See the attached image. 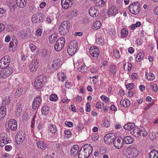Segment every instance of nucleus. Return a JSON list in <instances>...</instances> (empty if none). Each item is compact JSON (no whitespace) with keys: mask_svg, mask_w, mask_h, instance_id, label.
<instances>
[{"mask_svg":"<svg viewBox=\"0 0 158 158\" xmlns=\"http://www.w3.org/2000/svg\"><path fill=\"white\" fill-rule=\"evenodd\" d=\"M37 145L38 148L43 150L46 149L47 147L46 143L42 141H39L37 142Z\"/></svg>","mask_w":158,"mask_h":158,"instance_id":"nucleus-24","label":"nucleus"},{"mask_svg":"<svg viewBox=\"0 0 158 158\" xmlns=\"http://www.w3.org/2000/svg\"><path fill=\"white\" fill-rule=\"evenodd\" d=\"M106 4L105 2L103 0H98L96 2V6L98 7H101L104 6Z\"/></svg>","mask_w":158,"mask_h":158,"instance_id":"nucleus-41","label":"nucleus"},{"mask_svg":"<svg viewBox=\"0 0 158 158\" xmlns=\"http://www.w3.org/2000/svg\"><path fill=\"white\" fill-rule=\"evenodd\" d=\"M48 130L52 133H55L57 131V127L55 125L50 124L48 127Z\"/></svg>","mask_w":158,"mask_h":158,"instance_id":"nucleus-30","label":"nucleus"},{"mask_svg":"<svg viewBox=\"0 0 158 158\" xmlns=\"http://www.w3.org/2000/svg\"><path fill=\"white\" fill-rule=\"evenodd\" d=\"M93 141H96L98 139V135L96 133L94 134L91 136Z\"/></svg>","mask_w":158,"mask_h":158,"instance_id":"nucleus-55","label":"nucleus"},{"mask_svg":"<svg viewBox=\"0 0 158 158\" xmlns=\"http://www.w3.org/2000/svg\"><path fill=\"white\" fill-rule=\"evenodd\" d=\"M130 132L132 135L136 137H138L139 136V128H135H135L132 129Z\"/></svg>","mask_w":158,"mask_h":158,"instance_id":"nucleus-31","label":"nucleus"},{"mask_svg":"<svg viewBox=\"0 0 158 158\" xmlns=\"http://www.w3.org/2000/svg\"><path fill=\"white\" fill-rule=\"evenodd\" d=\"M115 137L114 134L113 133L107 134L104 137V142L107 144L113 143Z\"/></svg>","mask_w":158,"mask_h":158,"instance_id":"nucleus-9","label":"nucleus"},{"mask_svg":"<svg viewBox=\"0 0 158 158\" xmlns=\"http://www.w3.org/2000/svg\"><path fill=\"white\" fill-rule=\"evenodd\" d=\"M34 85L36 89H40L42 87L44 84L41 82L40 81H36V79L35 81Z\"/></svg>","mask_w":158,"mask_h":158,"instance_id":"nucleus-42","label":"nucleus"},{"mask_svg":"<svg viewBox=\"0 0 158 158\" xmlns=\"http://www.w3.org/2000/svg\"><path fill=\"white\" fill-rule=\"evenodd\" d=\"M11 99V98L9 96L6 97L4 99L5 104L8 105L9 104Z\"/></svg>","mask_w":158,"mask_h":158,"instance_id":"nucleus-48","label":"nucleus"},{"mask_svg":"<svg viewBox=\"0 0 158 158\" xmlns=\"http://www.w3.org/2000/svg\"><path fill=\"white\" fill-rule=\"evenodd\" d=\"M69 25V21H64L63 22L60 26L59 31L60 34L63 35L66 34L68 31Z\"/></svg>","mask_w":158,"mask_h":158,"instance_id":"nucleus-5","label":"nucleus"},{"mask_svg":"<svg viewBox=\"0 0 158 158\" xmlns=\"http://www.w3.org/2000/svg\"><path fill=\"white\" fill-rule=\"evenodd\" d=\"M79 147L77 145H74L71 150V154L73 156L76 155L79 151Z\"/></svg>","mask_w":158,"mask_h":158,"instance_id":"nucleus-23","label":"nucleus"},{"mask_svg":"<svg viewBox=\"0 0 158 158\" xmlns=\"http://www.w3.org/2000/svg\"><path fill=\"white\" fill-rule=\"evenodd\" d=\"M49 109V108L48 106L43 107L41 110L42 114L45 116H46L48 113Z\"/></svg>","mask_w":158,"mask_h":158,"instance_id":"nucleus-43","label":"nucleus"},{"mask_svg":"<svg viewBox=\"0 0 158 158\" xmlns=\"http://www.w3.org/2000/svg\"><path fill=\"white\" fill-rule=\"evenodd\" d=\"M151 88H152L153 91L155 92H156L158 90V87L157 85L156 84H151L150 85Z\"/></svg>","mask_w":158,"mask_h":158,"instance_id":"nucleus-52","label":"nucleus"},{"mask_svg":"<svg viewBox=\"0 0 158 158\" xmlns=\"http://www.w3.org/2000/svg\"><path fill=\"white\" fill-rule=\"evenodd\" d=\"M57 39V35L56 33L52 34L49 37V41L51 43H54Z\"/></svg>","mask_w":158,"mask_h":158,"instance_id":"nucleus-39","label":"nucleus"},{"mask_svg":"<svg viewBox=\"0 0 158 158\" xmlns=\"http://www.w3.org/2000/svg\"><path fill=\"white\" fill-rule=\"evenodd\" d=\"M135 125L134 123H128L124 125V128L126 130H130L131 132L132 129L135 128Z\"/></svg>","mask_w":158,"mask_h":158,"instance_id":"nucleus-25","label":"nucleus"},{"mask_svg":"<svg viewBox=\"0 0 158 158\" xmlns=\"http://www.w3.org/2000/svg\"><path fill=\"white\" fill-rule=\"evenodd\" d=\"M58 98L56 94H51L49 97V99L52 101H56Z\"/></svg>","mask_w":158,"mask_h":158,"instance_id":"nucleus-50","label":"nucleus"},{"mask_svg":"<svg viewBox=\"0 0 158 158\" xmlns=\"http://www.w3.org/2000/svg\"><path fill=\"white\" fill-rule=\"evenodd\" d=\"M100 98L102 100L104 101L105 103H107L110 101L109 98L106 96L102 95L101 96Z\"/></svg>","mask_w":158,"mask_h":158,"instance_id":"nucleus-51","label":"nucleus"},{"mask_svg":"<svg viewBox=\"0 0 158 158\" xmlns=\"http://www.w3.org/2000/svg\"><path fill=\"white\" fill-rule=\"evenodd\" d=\"M42 33L41 29L39 28L36 30V35L38 37H40L41 36Z\"/></svg>","mask_w":158,"mask_h":158,"instance_id":"nucleus-60","label":"nucleus"},{"mask_svg":"<svg viewBox=\"0 0 158 158\" xmlns=\"http://www.w3.org/2000/svg\"><path fill=\"white\" fill-rule=\"evenodd\" d=\"M41 97L40 96H37L33 101L32 106L34 109H36L40 106L41 102Z\"/></svg>","mask_w":158,"mask_h":158,"instance_id":"nucleus-13","label":"nucleus"},{"mask_svg":"<svg viewBox=\"0 0 158 158\" xmlns=\"http://www.w3.org/2000/svg\"><path fill=\"white\" fill-rule=\"evenodd\" d=\"M65 40L63 37L60 38L56 41L55 45L54 48L56 51H60L61 50L65 44Z\"/></svg>","mask_w":158,"mask_h":158,"instance_id":"nucleus-4","label":"nucleus"},{"mask_svg":"<svg viewBox=\"0 0 158 158\" xmlns=\"http://www.w3.org/2000/svg\"><path fill=\"white\" fill-rule=\"evenodd\" d=\"M62 63L61 60L60 59H57L53 61V63L52 64V69H56L57 67H59L61 65Z\"/></svg>","mask_w":158,"mask_h":158,"instance_id":"nucleus-19","label":"nucleus"},{"mask_svg":"<svg viewBox=\"0 0 158 158\" xmlns=\"http://www.w3.org/2000/svg\"><path fill=\"white\" fill-rule=\"evenodd\" d=\"M8 127L9 128L13 131H16L17 128V122L15 119H11L9 122Z\"/></svg>","mask_w":158,"mask_h":158,"instance_id":"nucleus-14","label":"nucleus"},{"mask_svg":"<svg viewBox=\"0 0 158 158\" xmlns=\"http://www.w3.org/2000/svg\"><path fill=\"white\" fill-rule=\"evenodd\" d=\"M25 139V137L20 133H18L15 138L16 143L18 144H21Z\"/></svg>","mask_w":158,"mask_h":158,"instance_id":"nucleus-17","label":"nucleus"},{"mask_svg":"<svg viewBox=\"0 0 158 158\" xmlns=\"http://www.w3.org/2000/svg\"><path fill=\"white\" fill-rule=\"evenodd\" d=\"M36 79L37 81H40L41 82L44 84L47 78L45 75L42 74L39 76Z\"/></svg>","mask_w":158,"mask_h":158,"instance_id":"nucleus-26","label":"nucleus"},{"mask_svg":"<svg viewBox=\"0 0 158 158\" xmlns=\"http://www.w3.org/2000/svg\"><path fill=\"white\" fill-rule=\"evenodd\" d=\"M118 13V10L116 7L115 6H111L108 8L107 11L108 15L114 16Z\"/></svg>","mask_w":158,"mask_h":158,"instance_id":"nucleus-15","label":"nucleus"},{"mask_svg":"<svg viewBox=\"0 0 158 158\" xmlns=\"http://www.w3.org/2000/svg\"><path fill=\"white\" fill-rule=\"evenodd\" d=\"M121 35L123 37H126L128 34L127 30L126 28H123L121 31Z\"/></svg>","mask_w":158,"mask_h":158,"instance_id":"nucleus-46","label":"nucleus"},{"mask_svg":"<svg viewBox=\"0 0 158 158\" xmlns=\"http://www.w3.org/2000/svg\"><path fill=\"white\" fill-rule=\"evenodd\" d=\"M132 66L131 63L129 62L125 63L123 66L124 69L127 71H130L132 69Z\"/></svg>","mask_w":158,"mask_h":158,"instance_id":"nucleus-34","label":"nucleus"},{"mask_svg":"<svg viewBox=\"0 0 158 158\" xmlns=\"http://www.w3.org/2000/svg\"><path fill=\"white\" fill-rule=\"evenodd\" d=\"M120 104L122 106L127 107L130 105V102L127 99H122L120 101Z\"/></svg>","mask_w":158,"mask_h":158,"instance_id":"nucleus-29","label":"nucleus"},{"mask_svg":"<svg viewBox=\"0 0 158 158\" xmlns=\"http://www.w3.org/2000/svg\"><path fill=\"white\" fill-rule=\"evenodd\" d=\"M61 5L62 7L64 9L67 10L71 6L69 5V3L67 2L64 0H61Z\"/></svg>","mask_w":158,"mask_h":158,"instance_id":"nucleus-32","label":"nucleus"},{"mask_svg":"<svg viewBox=\"0 0 158 158\" xmlns=\"http://www.w3.org/2000/svg\"><path fill=\"white\" fill-rule=\"evenodd\" d=\"M81 148H82L83 150H84L85 153L87 155L88 157L92 152L93 148L90 144H85Z\"/></svg>","mask_w":158,"mask_h":158,"instance_id":"nucleus-11","label":"nucleus"},{"mask_svg":"<svg viewBox=\"0 0 158 158\" xmlns=\"http://www.w3.org/2000/svg\"><path fill=\"white\" fill-rule=\"evenodd\" d=\"M58 79L63 81L65 78V75L63 73H60L58 74Z\"/></svg>","mask_w":158,"mask_h":158,"instance_id":"nucleus-44","label":"nucleus"},{"mask_svg":"<svg viewBox=\"0 0 158 158\" xmlns=\"http://www.w3.org/2000/svg\"><path fill=\"white\" fill-rule=\"evenodd\" d=\"M3 135L4 134L0 135V146L2 147H3L8 143H10L11 141L8 138L5 137Z\"/></svg>","mask_w":158,"mask_h":158,"instance_id":"nucleus-16","label":"nucleus"},{"mask_svg":"<svg viewBox=\"0 0 158 158\" xmlns=\"http://www.w3.org/2000/svg\"><path fill=\"white\" fill-rule=\"evenodd\" d=\"M35 117H36V115H34L33 118H32V120L31 121V127H33L34 126V124L35 123Z\"/></svg>","mask_w":158,"mask_h":158,"instance_id":"nucleus-63","label":"nucleus"},{"mask_svg":"<svg viewBox=\"0 0 158 158\" xmlns=\"http://www.w3.org/2000/svg\"><path fill=\"white\" fill-rule=\"evenodd\" d=\"M41 54L42 57L46 60H49L50 59V55L48 53V51L45 48H43L41 51Z\"/></svg>","mask_w":158,"mask_h":158,"instance_id":"nucleus-22","label":"nucleus"},{"mask_svg":"<svg viewBox=\"0 0 158 158\" xmlns=\"http://www.w3.org/2000/svg\"><path fill=\"white\" fill-rule=\"evenodd\" d=\"M31 20L35 23H39L42 21V18L40 15V13H35L32 17Z\"/></svg>","mask_w":158,"mask_h":158,"instance_id":"nucleus-12","label":"nucleus"},{"mask_svg":"<svg viewBox=\"0 0 158 158\" xmlns=\"http://www.w3.org/2000/svg\"><path fill=\"white\" fill-rule=\"evenodd\" d=\"M78 47V44L77 41H71L69 44L67 48V52L70 56H73L76 52Z\"/></svg>","mask_w":158,"mask_h":158,"instance_id":"nucleus-2","label":"nucleus"},{"mask_svg":"<svg viewBox=\"0 0 158 158\" xmlns=\"http://www.w3.org/2000/svg\"><path fill=\"white\" fill-rule=\"evenodd\" d=\"M113 143L115 148L118 149H120L123 147V142L122 138L117 137H115Z\"/></svg>","mask_w":158,"mask_h":158,"instance_id":"nucleus-8","label":"nucleus"},{"mask_svg":"<svg viewBox=\"0 0 158 158\" xmlns=\"http://www.w3.org/2000/svg\"><path fill=\"white\" fill-rule=\"evenodd\" d=\"M13 72L12 68L7 67V68L2 69L1 77L3 78L7 77L12 74Z\"/></svg>","mask_w":158,"mask_h":158,"instance_id":"nucleus-7","label":"nucleus"},{"mask_svg":"<svg viewBox=\"0 0 158 158\" xmlns=\"http://www.w3.org/2000/svg\"><path fill=\"white\" fill-rule=\"evenodd\" d=\"M103 126L106 127H108L110 125V121L108 119L105 120L103 123Z\"/></svg>","mask_w":158,"mask_h":158,"instance_id":"nucleus-53","label":"nucleus"},{"mask_svg":"<svg viewBox=\"0 0 158 158\" xmlns=\"http://www.w3.org/2000/svg\"><path fill=\"white\" fill-rule=\"evenodd\" d=\"M38 62L39 61L38 59L36 58H34L32 60L30 64L38 66Z\"/></svg>","mask_w":158,"mask_h":158,"instance_id":"nucleus-54","label":"nucleus"},{"mask_svg":"<svg viewBox=\"0 0 158 158\" xmlns=\"http://www.w3.org/2000/svg\"><path fill=\"white\" fill-rule=\"evenodd\" d=\"M86 155H87L85 153L84 150H83L82 148H81L78 153V158H87L88 157Z\"/></svg>","mask_w":158,"mask_h":158,"instance_id":"nucleus-33","label":"nucleus"},{"mask_svg":"<svg viewBox=\"0 0 158 158\" xmlns=\"http://www.w3.org/2000/svg\"><path fill=\"white\" fill-rule=\"evenodd\" d=\"M125 155L127 158H134L139 154L138 151L135 145H133L128 147L126 150Z\"/></svg>","mask_w":158,"mask_h":158,"instance_id":"nucleus-1","label":"nucleus"},{"mask_svg":"<svg viewBox=\"0 0 158 158\" xmlns=\"http://www.w3.org/2000/svg\"><path fill=\"white\" fill-rule=\"evenodd\" d=\"M89 14L90 15L93 17H95L98 15L97 9L94 7H91L89 10Z\"/></svg>","mask_w":158,"mask_h":158,"instance_id":"nucleus-18","label":"nucleus"},{"mask_svg":"<svg viewBox=\"0 0 158 158\" xmlns=\"http://www.w3.org/2000/svg\"><path fill=\"white\" fill-rule=\"evenodd\" d=\"M144 56V54L143 53L139 52L136 55L135 58L136 61L137 62L140 61L143 58Z\"/></svg>","mask_w":158,"mask_h":158,"instance_id":"nucleus-40","label":"nucleus"},{"mask_svg":"<svg viewBox=\"0 0 158 158\" xmlns=\"http://www.w3.org/2000/svg\"><path fill=\"white\" fill-rule=\"evenodd\" d=\"M114 54L113 55L116 58H119L120 57L119 52L116 50H114L113 51Z\"/></svg>","mask_w":158,"mask_h":158,"instance_id":"nucleus-56","label":"nucleus"},{"mask_svg":"<svg viewBox=\"0 0 158 158\" xmlns=\"http://www.w3.org/2000/svg\"><path fill=\"white\" fill-rule=\"evenodd\" d=\"M10 57L6 56L0 60V68L1 69L7 68L10 62Z\"/></svg>","mask_w":158,"mask_h":158,"instance_id":"nucleus-6","label":"nucleus"},{"mask_svg":"<svg viewBox=\"0 0 158 158\" xmlns=\"http://www.w3.org/2000/svg\"><path fill=\"white\" fill-rule=\"evenodd\" d=\"M130 11L132 14L137 15L140 10V6L138 2H135L130 5L129 7Z\"/></svg>","mask_w":158,"mask_h":158,"instance_id":"nucleus-3","label":"nucleus"},{"mask_svg":"<svg viewBox=\"0 0 158 158\" xmlns=\"http://www.w3.org/2000/svg\"><path fill=\"white\" fill-rule=\"evenodd\" d=\"M64 133L67 135V138H69L71 136L72 133L71 131L69 130H66L64 131Z\"/></svg>","mask_w":158,"mask_h":158,"instance_id":"nucleus-58","label":"nucleus"},{"mask_svg":"<svg viewBox=\"0 0 158 158\" xmlns=\"http://www.w3.org/2000/svg\"><path fill=\"white\" fill-rule=\"evenodd\" d=\"M139 136H145L147 135V132L144 128L140 127L139 128Z\"/></svg>","mask_w":158,"mask_h":158,"instance_id":"nucleus-35","label":"nucleus"},{"mask_svg":"<svg viewBox=\"0 0 158 158\" xmlns=\"http://www.w3.org/2000/svg\"><path fill=\"white\" fill-rule=\"evenodd\" d=\"M23 91V89L22 88L19 87L16 89L15 94L16 96L19 97L22 94Z\"/></svg>","mask_w":158,"mask_h":158,"instance_id":"nucleus-45","label":"nucleus"},{"mask_svg":"<svg viewBox=\"0 0 158 158\" xmlns=\"http://www.w3.org/2000/svg\"><path fill=\"white\" fill-rule=\"evenodd\" d=\"M87 67L84 64H82L80 65L77 69L79 71L84 72L86 69Z\"/></svg>","mask_w":158,"mask_h":158,"instance_id":"nucleus-49","label":"nucleus"},{"mask_svg":"<svg viewBox=\"0 0 158 158\" xmlns=\"http://www.w3.org/2000/svg\"><path fill=\"white\" fill-rule=\"evenodd\" d=\"M38 68V66H35L34 65L30 64L29 66V68L31 71L32 73L35 72Z\"/></svg>","mask_w":158,"mask_h":158,"instance_id":"nucleus-47","label":"nucleus"},{"mask_svg":"<svg viewBox=\"0 0 158 158\" xmlns=\"http://www.w3.org/2000/svg\"><path fill=\"white\" fill-rule=\"evenodd\" d=\"M134 85L133 83H131L127 85L126 86L127 88L129 90H131L134 88Z\"/></svg>","mask_w":158,"mask_h":158,"instance_id":"nucleus-57","label":"nucleus"},{"mask_svg":"<svg viewBox=\"0 0 158 158\" xmlns=\"http://www.w3.org/2000/svg\"><path fill=\"white\" fill-rule=\"evenodd\" d=\"M101 26V22L99 21H97L94 23L93 29L94 30H96L100 28Z\"/></svg>","mask_w":158,"mask_h":158,"instance_id":"nucleus-38","label":"nucleus"},{"mask_svg":"<svg viewBox=\"0 0 158 158\" xmlns=\"http://www.w3.org/2000/svg\"><path fill=\"white\" fill-rule=\"evenodd\" d=\"M65 124L69 127H72L73 126V123L71 122L66 121L65 122Z\"/></svg>","mask_w":158,"mask_h":158,"instance_id":"nucleus-61","label":"nucleus"},{"mask_svg":"<svg viewBox=\"0 0 158 158\" xmlns=\"http://www.w3.org/2000/svg\"><path fill=\"white\" fill-rule=\"evenodd\" d=\"M146 77L148 81H152L155 79V76L153 73H148L146 75Z\"/></svg>","mask_w":158,"mask_h":158,"instance_id":"nucleus-37","label":"nucleus"},{"mask_svg":"<svg viewBox=\"0 0 158 158\" xmlns=\"http://www.w3.org/2000/svg\"><path fill=\"white\" fill-rule=\"evenodd\" d=\"M89 52L92 56L97 57L98 56L100 51L98 48L94 46L90 48Z\"/></svg>","mask_w":158,"mask_h":158,"instance_id":"nucleus-10","label":"nucleus"},{"mask_svg":"<svg viewBox=\"0 0 158 158\" xmlns=\"http://www.w3.org/2000/svg\"><path fill=\"white\" fill-rule=\"evenodd\" d=\"M17 6L20 8H23L26 5L27 0H16Z\"/></svg>","mask_w":158,"mask_h":158,"instance_id":"nucleus-27","label":"nucleus"},{"mask_svg":"<svg viewBox=\"0 0 158 158\" xmlns=\"http://www.w3.org/2000/svg\"><path fill=\"white\" fill-rule=\"evenodd\" d=\"M22 112L21 106L20 103H17L16 106L15 115L17 117H19L20 115V113Z\"/></svg>","mask_w":158,"mask_h":158,"instance_id":"nucleus-21","label":"nucleus"},{"mask_svg":"<svg viewBox=\"0 0 158 158\" xmlns=\"http://www.w3.org/2000/svg\"><path fill=\"white\" fill-rule=\"evenodd\" d=\"M11 156L7 153H4L2 154V158H10Z\"/></svg>","mask_w":158,"mask_h":158,"instance_id":"nucleus-59","label":"nucleus"},{"mask_svg":"<svg viewBox=\"0 0 158 158\" xmlns=\"http://www.w3.org/2000/svg\"><path fill=\"white\" fill-rule=\"evenodd\" d=\"M123 143L126 144H130L133 143V139L130 136L125 137L123 139Z\"/></svg>","mask_w":158,"mask_h":158,"instance_id":"nucleus-20","label":"nucleus"},{"mask_svg":"<svg viewBox=\"0 0 158 158\" xmlns=\"http://www.w3.org/2000/svg\"><path fill=\"white\" fill-rule=\"evenodd\" d=\"M103 104L101 102H98L96 104V107L98 109H100L102 107Z\"/></svg>","mask_w":158,"mask_h":158,"instance_id":"nucleus-62","label":"nucleus"},{"mask_svg":"<svg viewBox=\"0 0 158 158\" xmlns=\"http://www.w3.org/2000/svg\"><path fill=\"white\" fill-rule=\"evenodd\" d=\"M150 158H158V151L155 149L152 150L150 153Z\"/></svg>","mask_w":158,"mask_h":158,"instance_id":"nucleus-28","label":"nucleus"},{"mask_svg":"<svg viewBox=\"0 0 158 158\" xmlns=\"http://www.w3.org/2000/svg\"><path fill=\"white\" fill-rule=\"evenodd\" d=\"M96 41L98 44H102L104 41V39L102 38H98L97 39Z\"/></svg>","mask_w":158,"mask_h":158,"instance_id":"nucleus-64","label":"nucleus"},{"mask_svg":"<svg viewBox=\"0 0 158 158\" xmlns=\"http://www.w3.org/2000/svg\"><path fill=\"white\" fill-rule=\"evenodd\" d=\"M109 69L110 72L112 74H115L117 72V67L115 65H111L110 66Z\"/></svg>","mask_w":158,"mask_h":158,"instance_id":"nucleus-36","label":"nucleus"}]
</instances>
